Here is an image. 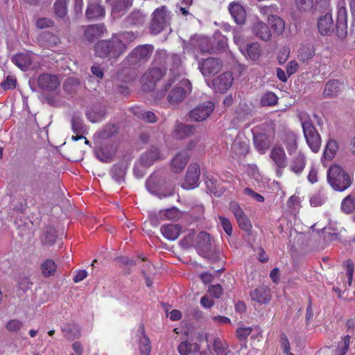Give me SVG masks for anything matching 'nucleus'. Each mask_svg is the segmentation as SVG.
Segmentation results:
<instances>
[{"label":"nucleus","mask_w":355,"mask_h":355,"mask_svg":"<svg viewBox=\"0 0 355 355\" xmlns=\"http://www.w3.org/2000/svg\"><path fill=\"white\" fill-rule=\"evenodd\" d=\"M122 35H113L109 40L98 41L94 47L95 55L97 57L110 60L116 59L127 49L126 44L123 42Z\"/></svg>","instance_id":"obj_1"},{"label":"nucleus","mask_w":355,"mask_h":355,"mask_svg":"<svg viewBox=\"0 0 355 355\" xmlns=\"http://www.w3.org/2000/svg\"><path fill=\"white\" fill-rule=\"evenodd\" d=\"M327 182L334 190L342 192L351 186L352 178L340 166L334 164L327 171Z\"/></svg>","instance_id":"obj_2"},{"label":"nucleus","mask_w":355,"mask_h":355,"mask_svg":"<svg viewBox=\"0 0 355 355\" xmlns=\"http://www.w3.org/2000/svg\"><path fill=\"white\" fill-rule=\"evenodd\" d=\"M299 119L307 145L313 152H318L321 146V138L310 121L309 114L305 112H302L299 114Z\"/></svg>","instance_id":"obj_3"},{"label":"nucleus","mask_w":355,"mask_h":355,"mask_svg":"<svg viewBox=\"0 0 355 355\" xmlns=\"http://www.w3.org/2000/svg\"><path fill=\"white\" fill-rule=\"evenodd\" d=\"M171 13L164 6L157 8L153 13L150 24V33L157 35L170 26Z\"/></svg>","instance_id":"obj_4"},{"label":"nucleus","mask_w":355,"mask_h":355,"mask_svg":"<svg viewBox=\"0 0 355 355\" xmlns=\"http://www.w3.org/2000/svg\"><path fill=\"white\" fill-rule=\"evenodd\" d=\"M150 44L139 45L126 57L125 63L131 67H137L147 62L153 51Z\"/></svg>","instance_id":"obj_5"},{"label":"nucleus","mask_w":355,"mask_h":355,"mask_svg":"<svg viewBox=\"0 0 355 355\" xmlns=\"http://www.w3.org/2000/svg\"><path fill=\"white\" fill-rule=\"evenodd\" d=\"M191 90V82L187 79H183L169 92L167 100L171 105L179 104L186 98Z\"/></svg>","instance_id":"obj_6"},{"label":"nucleus","mask_w":355,"mask_h":355,"mask_svg":"<svg viewBox=\"0 0 355 355\" xmlns=\"http://www.w3.org/2000/svg\"><path fill=\"white\" fill-rule=\"evenodd\" d=\"M336 34L340 38H345L348 33L347 10L345 0H339L337 3Z\"/></svg>","instance_id":"obj_7"},{"label":"nucleus","mask_w":355,"mask_h":355,"mask_svg":"<svg viewBox=\"0 0 355 355\" xmlns=\"http://www.w3.org/2000/svg\"><path fill=\"white\" fill-rule=\"evenodd\" d=\"M270 157L276 167V174L281 177L283 170L287 166V157L284 149L282 146H275L270 151Z\"/></svg>","instance_id":"obj_8"},{"label":"nucleus","mask_w":355,"mask_h":355,"mask_svg":"<svg viewBox=\"0 0 355 355\" xmlns=\"http://www.w3.org/2000/svg\"><path fill=\"white\" fill-rule=\"evenodd\" d=\"M164 73V69L160 67H153L148 69L141 77L144 89L151 90L154 89L155 83L159 80Z\"/></svg>","instance_id":"obj_9"},{"label":"nucleus","mask_w":355,"mask_h":355,"mask_svg":"<svg viewBox=\"0 0 355 355\" xmlns=\"http://www.w3.org/2000/svg\"><path fill=\"white\" fill-rule=\"evenodd\" d=\"M214 104L206 101L199 104L189 112V117L196 121H202L207 119L214 110Z\"/></svg>","instance_id":"obj_10"},{"label":"nucleus","mask_w":355,"mask_h":355,"mask_svg":"<svg viewBox=\"0 0 355 355\" xmlns=\"http://www.w3.org/2000/svg\"><path fill=\"white\" fill-rule=\"evenodd\" d=\"M200 175V166L196 163H191L188 167L185 181L182 184V188L185 189H192L196 188L199 184V178Z\"/></svg>","instance_id":"obj_11"},{"label":"nucleus","mask_w":355,"mask_h":355,"mask_svg":"<svg viewBox=\"0 0 355 355\" xmlns=\"http://www.w3.org/2000/svg\"><path fill=\"white\" fill-rule=\"evenodd\" d=\"M223 63L220 59L209 58L198 63V69L204 76H208L219 72Z\"/></svg>","instance_id":"obj_12"},{"label":"nucleus","mask_w":355,"mask_h":355,"mask_svg":"<svg viewBox=\"0 0 355 355\" xmlns=\"http://www.w3.org/2000/svg\"><path fill=\"white\" fill-rule=\"evenodd\" d=\"M37 85L42 91L51 92L58 87L60 81L55 75L42 73L37 77Z\"/></svg>","instance_id":"obj_13"},{"label":"nucleus","mask_w":355,"mask_h":355,"mask_svg":"<svg viewBox=\"0 0 355 355\" xmlns=\"http://www.w3.org/2000/svg\"><path fill=\"white\" fill-rule=\"evenodd\" d=\"M233 76L231 72H225L212 80L213 89L216 92L224 93L227 92L233 83Z\"/></svg>","instance_id":"obj_14"},{"label":"nucleus","mask_w":355,"mask_h":355,"mask_svg":"<svg viewBox=\"0 0 355 355\" xmlns=\"http://www.w3.org/2000/svg\"><path fill=\"white\" fill-rule=\"evenodd\" d=\"M318 28L322 36L330 35L334 32V24L331 11H328L318 18Z\"/></svg>","instance_id":"obj_15"},{"label":"nucleus","mask_w":355,"mask_h":355,"mask_svg":"<svg viewBox=\"0 0 355 355\" xmlns=\"http://www.w3.org/2000/svg\"><path fill=\"white\" fill-rule=\"evenodd\" d=\"M306 164V157L304 153L298 151L290 160L289 169L296 175H300Z\"/></svg>","instance_id":"obj_16"},{"label":"nucleus","mask_w":355,"mask_h":355,"mask_svg":"<svg viewBox=\"0 0 355 355\" xmlns=\"http://www.w3.org/2000/svg\"><path fill=\"white\" fill-rule=\"evenodd\" d=\"M228 10L237 24L241 25L245 22L246 11L239 1L230 3L228 6Z\"/></svg>","instance_id":"obj_17"},{"label":"nucleus","mask_w":355,"mask_h":355,"mask_svg":"<svg viewBox=\"0 0 355 355\" xmlns=\"http://www.w3.org/2000/svg\"><path fill=\"white\" fill-rule=\"evenodd\" d=\"M196 248L199 254L206 257L211 251V243L210 236L205 232L199 233L197 237Z\"/></svg>","instance_id":"obj_18"},{"label":"nucleus","mask_w":355,"mask_h":355,"mask_svg":"<svg viewBox=\"0 0 355 355\" xmlns=\"http://www.w3.org/2000/svg\"><path fill=\"white\" fill-rule=\"evenodd\" d=\"M190 158V154L187 150L178 153L171 160V169L176 173H180L185 168Z\"/></svg>","instance_id":"obj_19"},{"label":"nucleus","mask_w":355,"mask_h":355,"mask_svg":"<svg viewBox=\"0 0 355 355\" xmlns=\"http://www.w3.org/2000/svg\"><path fill=\"white\" fill-rule=\"evenodd\" d=\"M297 136L293 132H285L281 137V141L290 155L295 153L298 148Z\"/></svg>","instance_id":"obj_20"},{"label":"nucleus","mask_w":355,"mask_h":355,"mask_svg":"<svg viewBox=\"0 0 355 355\" xmlns=\"http://www.w3.org/2000/svg\"><path fill=\"white\" fill-rule=\"evenodd\" d=\"M253 35L263 41H268L271 37V31L269 27L264 22L257 19L252 26Z\"/></svg>","instance_id":"obj_21"},{"label":"nucleus","mask_w":355,"mask_h":355,"mask_svg":"<svg viewBox=\"0 0 355 355\" xmlns=\"http://www.w3.org/2000/svg\"><path fill=\"white\" fill-rule=\"evenodd\" d=\"M232 150L238 156H245L249 151V142L243 135L238 134L232 145Z\"/></svg>","instance_id":"obj_22"},{"label":"nucleus","mask_w":355,"mask_h":355,"mask_svg":"<svg viewBox=\"0 0 355 355\" xmlns=\"http://www.w3.org/2000/svg\"><path fill=\"white\" fill-rule=\"evenodd\" d=\"M241 53L248 59L256 61L261 55V46L258 42L248 44L246 46H240Z\"/></svg>","instance_id":"obj_23"},{"label":"nucleus","mask_w":355,"mask_h":355,"mask_svg":"<svg viewBox=\"0 0 355 355\" xmlns=\"http://www.w3.org/2000/svg\"><path fill=\"white\" fill-rule=\"evenodd\" d=\"M112 7V13L120 17L132 6L133 0H106Z\"/></svg>","instance_id":"obj_24"},{"label":"nucleus","mask_w":355,"mask_h":355,"mask_svg":"<svg viewBox=\"0 0 355 355\" xmlns=\"http://www.w3.org/2000/svg\"><path fill=\"white\" fill-rule=\"evenodd\" d=\"M161 158L159 149L153 146L141 155L140 163L145 167H149Z\"/></svg>","instance_id":"obj_25"},{"label":"nucleus","mask_w":355,"mask_h":355,"mask_svg":"<svg viewBox=\"0 0 355 355\" xmlns=\"http://www.w3.org/2000/svg\"><path fill=\"white\" fill-rule=\"evenodd\" d=\"M250 297L259 304H267L270 300V290L266 286L258 287L250 292Z\"/></svg>","instance_id":"obj_26"},{"label":"nucleus","mask_w":355,"mask_h":355,"mask_svg":"<svg viewBox=\"0 0 355 355\" xmlns=\"http://www.w3.org/2000/svg\"><path fill=\"white\" fill-rule=\"evenodd\" d=\"M194 132V126L192 125L177 123L172 133L174 138L184 139L192 135Z\"/></svg>","instance_id":"obj_27"},{"label":"nucleus","mask_w":355,"mask_h":355,"mask_svg":"<svg viewBox=\"0 0 355 355\" xmlns=\"http://www.w3.org/2000/svg\"><path fill=\"white\" fill-rule=\"evenodd\" d=\"M182 227L178 224H166L162 226L161 232L168 240L174 241L180 235Z\"/></svg>","instance_id":"obj_28"},{"label":"nucleus","mask_w":355,"mask_h":355,"mask_svg":"<svg viewBox=\"0 0 355 355\" xmlns=\"http://www.w3.org/2000/svg\"><path fill=\"white\" fill-rule=\"evenodd\" d=\"M105 14L103 7L98 2L89 1L86 10V17L89 19H94L101 17Z\"/></svg>","instance_id":"obj_29"},{"label":"nucleus","mask_w":355,"mask_h":355,"mask_svg":"<svg viewBox=\"0 0 355 355\" xmlns=\"http://www.w3.org/2000/svg\"><path fill=\"white\" fill-rule=\"evenodd\" d=\"M200 345L197 343H193L189 340H182L178 346V351L180 355H189L193 353H197L200 351Z\"/></svg>","instance_id":"obj_30"},{"label":"nucleus","mask_w":355,"mask_h":355,"mask_svg":"<svg viewBox=\"0 0 355 355\" xmlns=\"http://www.w3.org/2000/svg\"><path fill=\"white\" fill-rule=\"evenodd\" d=\"M11 60L19 69L26 71L32 63V55L29 53H21L13 55Z\"/></svg>","instance_id":"obj_31"},{"label":"nucleus","mask_w":355,"mask_h":355,"mask_svg":"<svg viewBox=\"0 0 355 355\" xmlns=\"http://www.w3.org/2000/svg\"><path fill=\"white\" fill-rule=\"evenodd\" d=\"M191 42L193 46L198 48L201 52L209 53L214 52V49L211 46V40L207 37L199 36L193 37L191 40Z\"/></svg>","instance_id":"obj_32"},{"label":"nucleus","mask_w":355,"mask_h":355,"mask_svg":"<svg viewBox=\"0 0 355 355\" xmlns=\"http://www.w3.org/2000/svg\"><path fill=\"white\" fill-rule=\"evenodd\" d=\"M105 114V109L103 107L94 105L86 112V116L91 122L97 123L104 118Z\"/></svg>","instance_id":"obj_33"},{"label":"nucleus","mask_w":355,"mask_h":355,"mask_svg":"<svg viewBox=\"0 0 355 355\" xmlns=\"http://www.w3.org/2000/svg\"><path fill=\"white\" fill-rule=\"evenodd\" d=\"M105 31V27L103 24H92L88 26L85 31V36L88 40H93L101 35Z\"/></svg>","instance_id":"obj_34"},{"label":"nucleus","mask_w":355,"mask_h":355,"mask_svg":"<svg viewBox=\"0 0 355 355\" xmlns=\"http://www.w3.org/2000/svg\"><path fill=\"white\" fill-rule=\"evenodd\" d=\"M139 331L142 334V337L139 339V348L141 355H150L151 350L150 340L144 333V327L143 325L139 327Z\"/></svg>","instance_id":"obj_35"},{"label":"nucleus","mask_w":355,"mask_h":355,"mask_svg":"<svg viewBox=\"0 0 355 355\" xmlns=\"http://www.w3.org/2000/svg\"><path fill=\"white\" fill-rule=\"evenodd\" d=\"M268 23L277 35H281L285 28L284 21L277 15H270L268 19Z\"/></svg>","instance_id":"obj_36"},{"label":"nucleus","mask_w":355,"mask_h":355,"mask_svg":"<svg viewBox=\"0 0 355 355\" xmlns=\"http://www.w3.org/2000/svg\"><path fill=\"white\" fill-rule=\"evenodd\" d=\"M315 54V49L312 45L302 46L298 51L297 58L300 62H306L311 60Z\"/></svg>","instance_id":"obj_37"},{"label":"nucleus","mask_w":355,"mask_h":355,"mask_svg":"<svg viewBox=\"0 0 355 355\" xmlns=\"http://www.w3.org/2000/svg\"><path fill=\"white\" fill-rule=\"evenodd\" d=\"M340 209L345 214H351L355 211V194H349L343 199Z\"/></svg>","instance_id":"obj_38"},{"label":"nucleus","mask_w":355,"mask_h":355,"mask_svg":"<svg viewBox=\"0 0 355 355\" xmlns=\"http://www.w3.org/2000/svg\"><path fill=\"white\" fill-rule=\"evenodd\" d=\"M125 173L126 166L123 164L114 165L110 171L112 178L119 184L124 181Z\"/></svg>","instance_id":"obj_39"},{"label":"nucleus","mask_w":355,"mask_h":355,"mask_svg":"<svg viewBox=\"0 0 355 355\" xmlns=\"http://www.w3.org/2000/svg\"><path fill=\"white\" fill-rule=\"evenodd\" d=\"M340 83L336 80H331L328 81L325 85L324 90V96L325 97H336L340 92Z\"/></svg>","instance_id":"obj_40"},{"label":"nucleus","mask_w":355,"mask_h":355,"mask_svg":"<svg viewBox=\"0 0 355 355\" xmlns=\"http://www.w3.org/2000/svg\"><path fill=\"white\" fill-rule=\"evenodd\" d=\"M114 155V150L106 147H100L96 150V157L103 162H110Z\"/></svg>","instance_id":"obj_41"},{"label":"nucleus","mask_w":355,"mask_h":355,"mask_svg":"<svg viewBox=\"0 0 355 355\" xmlns=\"http://www.w3.org/2000/svg\"><path fill=\"white\" fill-rule=\"evenodd\" d=\"M338 148V144L337 141L334 139H329L324 151V157L328 160L332 159L334 157Z\"/></svg>","instance_id":"obj_42"},{"label":"nucleus","mask_w":355,"mask_h":355,"mask_svg":"<svg viewBox=\"0 0 355 355\" xmlns=\"http://www.w3.org/2000/svg\"><path fill=\"white\" fill-rule=\"evenodd\" d=\"M68 0H56L54 3V12L59 18H64L67 14Z\"/></svg>","instance_id":"obj_43"},{"label":"nucleus","mask_w":355,"mask_h":355,"mask_svg":"<svg viewBox=\"0 0 355 355\" xmlns=\"http://www.w3.org/2000/svg\"><path fill=\"white\" fill-rule=\"evenodd\" d=\"M56 268L57 265L52 259H46L41 265L42 275L46 277L53 275Z\"/></svg>","instance_id":"obj_44"},{"label":"nucleus","mask_w":355,"mask_h":355,"mask_svg":"<svg viewBox=\"0 0 355 355\" xmlns=\"http://www.w3.org/2000/svg\"><path fill=\"white\" fill-rule=\"evenodd\" d=\"M350 339L351 337L349 335L342 337L341 341L338 343L335 350L336 355H346L349 350Z\"/></svg>","instance_id":"obj_45"},{"label":"nucleus","mask_w":355,"mask_h":355,"mask_svg":"<svg viewBox=\"0 0 355 355\" xmlns=\"http://www.w3.org/2000/svg\"><path fill=\"white\" fill-rule=\"evenodd\" d=\"M146 16L139 10L132 11L128 17V22L132 25H141L144 23Z\"/></svg>","instance_id":"obj_46"},{"label":"nucleus","mask_w":355,"mask_h":355,"mask_svg":"<svg viewBox=\"0 0 355 355\" xmlns=\"http://www.w3.org/2000/svg\"><path fill=\"white\" fill-rule=\"evenodd\" d=\"M327 198L326 193L323 191L320 190L310 198L309 201L312 207H320L326 202Z\"/></svg>","instance_id":"obj_47"},{"label":"nucleus","mask_w":355,"mask_h":355,"mask_svg":"<svg viewBox=\"0 0 355 355\" xmlns=\"http://www.w3.org/2000/svg\"><path fill=\"white\" fill-rule=\"evenodd\" d=\"M214 350L217 355H227L230 353L227 343L219 338L214 341Z\"/></svg>","instance_id":"obj_48"},{"label":"nucleus","mask_w":355,"mask_h":355,"mask_svg":"<svg viewBox=\"0 0 355 355\" xmlns=\"http://www.w3.org/2000/svg\"><path fill=\"white\" fill-rule=\"evenodd\" d=\"M278 98L276 94L272 92L264 94L260 101L262 106H274L277 103Z\"/></svg>","instance_id":"obj_49"},{"label":"nucleus","mask_w":355,"mask_h":355,"mask_svg":"<svg viewBox=\"0 0 355 355\" xmlns=\"http://www.w3.org/2000/svg\"><path fill=\"white\" fill-rule=\"evenodd\" d=\"M205 184L207 185V189L210 191V193L214 195H220V193L222 192L221 190L218 189V180L213 175L207 176L205 180Z\"/></svg>","instance_id":"obj_50"},{"label":"nucleus","mask_w":355,"mask_h":355,"mask_svg":"<svg viewBox=\"0 0 355 355\" xmlns=\"http://www.w3.org/2000/svg\"><path fill=\"white\" fill-rule=\"evenodd\" d=\"M56 232L54 229H50L45 232L42 236V243L46 245H53L56 240Z\"/></svg>","instance_id":"obj_51"},{"label":"nucleus","mask_w":355,"mask_h":355,"mask_svg":"<svg viewBox=\"0 0 355 355\" xmlns=\"http://www.w3.org/2000/svg\"><path fill=\"white\" fill-rule=\"evenodd\" d=\"M80 81L78 78L71 77L66 80L64 84V89L69 93H72L76 92L77 89L80 87Z\"/></svg>","instance_id":"obj_52"},{"label":"nucleus","mask_w":355,"mask_h":355,"mask_svg":"<svg viewBox=\"0 0 355 355\" xmlns=\"http://www.w3.org/2000/svg\"><path fill=\"white\" fill-rule=\"evenodd\" d=\"M71 128L73 132L77 135L83 134L85 131L83 120L78 116H73L71 119Z\"/></svg>","instance_id":"obj_53"},{"label":"nucleus","mask_w":355,"mask_h":355,"mask_svg":"<svg viewBox=\"0 0 355 355\" xmlns=\"http://www.w3.org/2000/svg\"><path fill=\"white\" fill-rule=\"evenodd\" d=\"M230 209L234 215L236 221L239 220L241 218H243V217L247 216L243 211V209L236 202H230Z\"/></svg>","instance_id":"obj_54"},{"label":"nucleus","mask_w":355,"mask_h":355,"mask_svg":"<svg viewBox=\"0 0 355 355\" xmlns=\"http://www.w3.org/2000/svg\"><path fill=\"white\" fill-rule=\"evenodd\" d=\"M64 336L68 340H73L80 336V330L78 327H67L62 329Z\"/></svg>","instance_id":"obj_55"},{"label":"nucleus","mask_w":355,"mask_h":355,"mask_svg":"<svg viewBox=\"0 0 355 355\" xmlns=\"http://www.w3.org/2000/svg\"><path fill=\"white\" fill-rule=\"evenodd\" d=\"M314 0H295V4L300 11L306 12L312 9Z\"/></svg>","instance_id":"obj_56"},{"label":"nucleus","mask_w":355,"mask_h":355,"mask_svg":"<svg viewBox=\"0 0 355 355\" xmlns=\"http://www.w3.org/2000/svg\"><path fill=\"white\" fill-rule=\"evenodd\" d=\"M344 266L346 270L347 275V284L350 286L352 284L353 274H354V263L352 261L348 259L344 262Z\"/></svg>","instance_id":"obj_57"},{"label":"nucleus","mask_w":355,"mask_h":355,"mask_svg":"<svg viewBox=\"0 0 355 355\" xmlns=\"http://www.w3.org/2000/svg\"><path fill=\"white\" fill-rule=\"evenodd\" d=\"M16 78L12 76H8L1 83V87L4 90L13 89L16 87Z\"/></svg>","instance_id":"obj_58"},{"label":"nucleus","mask_w":355,"mask_h":355,"mask_svg":"<svg viewBox=\"0 0 355 355\" xmlns=\"http://www.w3.org/2000/svg\"><path fill=\"white\" fill-rule=\"evenodd\" d=\"M218 220L220 225L222 226L225 233L228 236H231L232 233V227L230 220L220 216H218Z\"/></svg>","instance_id":"obj_59"},{"label":"nucleus","mask_w":355,"mask_h":355,"mask_svg":"<svg viewBox=\"0 0 355 355\" xmlns=\"http://www.w3.org/2000/svg\"><path fill=\"white\" fill-rule=\"evenodd\" d=\"M252 328L250 327H241L236 329V336L240 340H245L252 333Z\"/></svg>","instance_id":"obj_60"},{"label":"nucleus","mask_w":355,"mask_h":355,"mask_svg":"<svg viewBox=\"0 0 355 355\" xmlns=\"http://www.w3.org/2000/svg\"><path fill=\"white\" fill-rule=\"evenodd\" d=\"M23 326V324L21 321L14 319L10 320L6 324V329L8 331L10 332H17L19 331Z\"/></svg>","instance_id":"obj_61"},{"label":"nucleus","mask_w":355,"mask_h":355,"mask_svg":"<svg viewBox=\"0 0 355 355\" xmlns=\"http://www.w3.org/2000/svg\"><path fill=\"white\" fill-rule=\"evenodd\" d=\"M290 49L284 46L282 48L278 53V62L279 64H282L286 62L290 55Z\"/></svg>","instance_id":"obj_62"},{"label":"nucleus","mask_w":355,"mask_h":355,"mask_svg":"<svg viewBox=\"0 0 355 355\" xmlns=\"http://www.w3.org/2000/svg\"><path fill=\"white\" fill-rule=\"evenodd\" d=\"M31 187L33 190L39 189L44 186V178L41 175H35L31 181Z\"/></svg>","instance_id":"obj_63"},{"label":"nucleus","mask_w":355,"mask_h":355,"mask_svg":"<svg viewBox=\"0 0 355 355\" xmlns=\"http://www.w3.org/2000/svg\"><path fill=\"white\" fill-rule=\"evenodd\" d=\"M239 227L245 232H250L252 227V223L247 216L237 221Z\"/></svg>","instance_id":"obj_64"}]
</instances>
